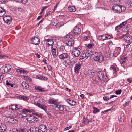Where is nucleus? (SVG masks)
<instances>
[{
  "instance_id": "nucleus-28",
  "label": "nucleus",
  "mask_w": 132,
  "mask_h": 132,
  "mask_svg": "<svg viewBox=\"0 0 132 132\" xmlns=\"http://www.w3.org/2000/svg\"><path fill=\"white\" fill-rule=\"evenodd\" d=\"M61 104H54L52 105V108L53 109L56 110H60Z\"/></svg>"
},
{
  "instance_id": "nucleus-19",
  "label": "nucleus",
  "mask_w": 132,
  "mask_h": 132,
  "mask_svg": "<svg viewBox=\"0 0 132 132\" xmlns=\"http://www.w3.org/2000/svg\"><path fill=\"white\" fill-rule=\"evenodd\" d=\"M67 46L70 47L72 46L74 44V40L72 39L68 40L65 42Z\"/></svg>"
},
{
  "instance_id": "nucleus-12",
  "label": "nucleus",
  "mask_w": 132,
  "mask_h": 132,
  "mask_svg": "<svg viewBox=\"0 0 132 132\" xmlns=\"http://www.w3.org/2000/svg\"><path fill=\"white\" fill-rule=\"evenodd\" d=\"M81 64L80 63H78L75 64L74 67V72L77 74L79 72V71L80 70L81 67Z\"/></svg>"
},
{
  "instance_id": "nucleus-26",
  "label": "nucleus",
  "mask_w": 132,
  "mask_h": 132,
  "mask_svg": "<svg viewBox=\"0 0 132 132\" xmlns=\"http://www.w3.org/2000/svg\"><path fill=\"white\" fill-rule=\"evenodd\" d=\"M57 100L54 98L50 99L48 101V103L50 104H53L58 103Z\"/></svg>"
},
{
  "instance_id": "nucleus-29",
  "label": "nucleus",
  "mask_w": 132,
  "mask_h": 132,
  "mask_svg": "<svg viewBox=\"0 0 132 132\" xmlns=\"http://www.w3.org/2000/svg\"><path fill=\"white\" fill-rule=\"evenodd\" d=\"M16 98L18 99L23 100H27L28 98L26 96L19 95L16 96Z\"/></svg>"
},
{
  "instance_id": "nucleus-41",
  "label": "nucleus",
  "mask_w": 132,
  "mask_h": 132,
  "mask_svg": "<svg viewBox=\"0 0 132 132\" xmlns=\"http://www.w3.org/2000/svg\"><path fill=\"white\" fill-rule=\"evenodd\" d=\"M60 106V111H65L67 110L65 106L61 104Z\"/></svg>"
},
{
  "instance_id": "nucleus-50",
  "label": "nucleus",
  "mask_w": 132,
  "mask_h": 132,
  "mask_svg": "<svg viewBox=\"0 0 132 132\" xmlns=\"http://www.w3.org/2000/svg\"><path fill=\"white\" fill-rule=\"evenodd\" d=\"M121 28H122V26L121 25V24H120L119 25H118L115 28V30L117 31V32H118V29H120Z\"/></svg>"
},
{
  "instance_id": "nucleus-8",
  "label": "nucleus",
  "mask_w": 132,
  "mask_h": 132,
  "mask_svg": "<svg viewBox=\"0 0 132 132\" xmlns=\"http://www.w3.org/2000/svg\"><path fill=\"white\" fill-rule=\"evenodd\" d=\"M4 120L6 122L14 123L17 122V120L13 118L10 117H6L5 118Z\"/></svg>"
},
{
  "instance_id": "nucleus-43",
  "label": "nucleus",
  "mask_w": 132,
  "mask_h": 132,
  "mask_svg": "<svg viewBox=\"0 0 132 132\" xmlns=\"http://www.w3.org/2000/svg\"><path fill=\"white\" fill-rule=\"evenodd\" d=\"M38 106L45 111L47 109V107L46 105H44V104Z\"/></svg>"
},
{
  "instance_id": "nucleus-21",
  "label": "nucleus",
  "mask_w": 132,
  "mask_h": 132,
  "mask_svg": "<svg viewBox=\"0 0 132 132\" xmlns=\"http://www.w3.org/2000/svg\"><path fill=\"white\" fill-rule=\"evenodd\" d=\"M45 41L46 42V43L49 46L50 45L52 46L54 43V41L52 38L46 39L45 40Z\"/></svg>"
},
{
  "instance_id": "nucleus-32",
  "label": "nucleus",
  "mask_w": 132,
  "mask_h": 132,
  "mask_svg": "<svg viewBox=\"0 0 132 132\" xmlns=\"http://www.w3.org/2000/svg\"><path fill=\"white\" fill-rule=\"evenodd\" d=\"M127 58L125 56H123L121 58L120 63L121 64H124L127 61Z\"/></svg>"
},
{
  "instance_id": "nucleus-22",
  "label": "nucleus",
  "mask_w": 132,
  "mask_h": 132,
  "mask_svg": "<svg viewBox=\"0 0 132 132\" xmlns=\"http://www.w3.org/2000/svg\"><path fill=\"white\" fill-rule=\"evenodd\" d=\"M101 37L102 40H104L106 39H110L112 37L110 36L109 35L106 34L101 36Z\"/></svg>"
},
{
  "instance_id": "nucleus-37",
  "label": "nucleus",
  "mask_w": 132,
  "mask_h": 132,
  "mask_svg": "<svg viewBox=\"0 0 132 132\" xmlns=\"http://www.w3.org/2000/svg\"><path fill=\"white\" fill-rule=\"evenodd\" d=\"M5 11L2 7H0V16H3L5 13Z\"/></svg>"
},
{
  "instance_id": "nucleus-55",
  "label": "nucleus",
  "mask_w": 132,
  "mask_h": 132,
  "mask_svg": "<svg viewBox=\"0 0 132 132\" xmlns=\"http://www.w3.org/2000/svg\"><path fill=\"white\" fill-rule=\"evenodd\" d=\"M127 22V20H126V21H124V22H122L120 24H121V26H122V27L123 28V27L125 26V25H126Z\"/></svg>"
},
{
  "instance_id": "nucleus-23",
  "label": "nucleus",
  "mask_w": 132,
  "mask_h": 132,
  "mask_svg": "<svg viewBox=\"0 0 132 132\" xmlns=\"http://www.w3.org/2000/svg\"><path fill=\"white\" fill-rule=\"evenodd\" d=\"M95 71L94 70H89L87 73L90 77H92L95 75Z\"/></svg>"
},
{
  "instance_id": "nucleus-36",
  "label": "nucleus",
  "mask_w": 132,
  "mask_h": 132,
  "mask_svg": "<svg viewBox=\"0 0 132 132\" xmlns=\"http://www.w3.org/2000/svg\"><path fill=\"white\" fill-rule=\"evenodd\" d=\"M10 115L13 117H18V114L17 112L16 111H12Z\"/></svg>"
},
{
  "instance_id": "nucleus-11",
  "label": "nucleus",
  "mask_w": 132,
  "mask_h": 132,
  "mask_svg": "<svg viewBox=\"0 0 132 132\" xmlns=\"http://www.w3.org/2000/svg\"><path fill=\"white\" fill-rule=\"evenodd\" d=\"M89 51L88 50H86L81 56V58L85 59L89 57Z\"/></svg>"
},
{
  "instance_id": "nucleus-52",
  "label": "nucleus",
  "mask_w": 132,
  "mask_h": 132,
  "mask_svg": "<svg viewBox=\"0 0 132 132\" xmlns=\"http://www.w3.org/2000/svg\"><path fill=\"white\" fill-rule=\"evenodd\" d=\"M66 47V46H64L61 45L60 47L59 50L60 51H63L65 49V47Z\"/></svg>"
},
{
  "instance_id": "nucleus-7",
  "label": "nucleus",
  "mask_w": 132,
  "mask_h": 132,
  "mask_svg": "<svg viewBox=\"0 0 132 132\" xmlns=\"http://www.w3.org/2000/svg\"><path fill=\"white\" fill-rule=\"evenodd\" d=\"M26 119L28 121L31 123L35 122L38 120L37 117L33 115H30L27 116Z\"/></svg>"
},
{
  "instance_id": "nucleus-1",
  "label": "nucleus",
  "mask_w": 132,
  "mask_h": 132,
  "mask_svg": "<svg viewBox=\"0 0 132 132\" xmlns=\"http://www.w3.org/2000/svg\"><path fill=\"white\" fill-rule=\"evenodd\" d=\"M112 9L114 12L119 13L124 11L125 8L124 6L121 5H114L113 6Z\"/></svg>"
},
{
  "instance_id": "nucleus-58",
  "label": "nucleus",
  "mask_w": 132,
  "mask_h": 132,
  "mask_svg": "<svg viewBox=\"0 0 132 132\" xmlns=\"http://www.w3.org/2000/svg\"><path fill=\"white\" fill-rule=\"evenodd\" d=\"M13 132H24V130L22 129H20L19 130H17V129H16L15 131H14Z\"/></svg>"
},
{
  "instance_id": "nucleus-57",
  "label": "nucleus",
  "mask_w": 132,
  "mask_h": 132,
  "mask_svg": "<svg viewBox=\"0 0 132 132\" xmlns=\"http://www.w3.org/2000/svg\"><path fill=\"white\" fill-rule=\"evenodd\" d=\"M121 93V91L120 90L116 91V94L117 95H119Z\"/></svg>"
},
{
  "instance_id": "nucleus-49",
  "label": "nucleus",
  "mask_w": 132,
  "mask_h": 132,
  "mask_svg": "<svg viewBox=\"0 0 132 132\" xmlns=\"http://www.w3.org/2000/svg\"><path fill=\"white\" fill-rule=\"evenodd\" d=\"M89 36L88 35H84L82 36V38L85 40H87L88 39Z\"/></svg>"
},
{
  "instance_id": "nucleus-53",
  "label": "nucleus",
  "mask_w": 132,
  "mask_h": 132,
  "mask_svg": "<svg viewBox=\"0 0 132 132\" xmlns=\"http://www.w3.org/2000/svg\"><path fill=\"white\" fill-rule=\"evenodd\" d=\"M16 104V110H18L21 109L22 106L19 104Z\"/></svg>"
},
{
  "instance_id": "nucleus-3",
  "label": "nucleus",
  "mask_w": 132,
  "mask_h": 132,
  "mask_svg": "<svg viewBox=\"0 0 132 132\" xmlns=\"http://www.w3.org/2000/svg\"><path fill=\"white\" fill-rule=\"evenodd\" d=\"M105 69L104 71H99L98 72V77L100 80L104 81L106 79L107 75Z\"/></svg>"
},
{
  "instance_id": "nucleus-6",
  "label": "nucleus",
  "mask_w": 132,
  "mask_h": 132,
  "mask_svg": "<svg viewBox=\"0 0 132 132\" xmlns=\"http://www.w3.org/2000/svg\"><path fill=\"white\" fill-rule=\"evenodd\" d=\"M80 50L79 48H76L73 49L72 52V55L76 57H78L80 54Z\"/></svg>"
},
{
  "instance_id": "nucleus-27",
  "label": "nucleus",
  "mask_w": 132,
  "mask_h": 132,
  "mask_svg": "<svg viewBox=\"0 0 132 132\" xmlns=\"http://www.w3.org/2000/svg\"><path fill=\"white\" fill-rule=\"evenodd\" d=\"M27 114L22 112L18 114V117L20 118H23L27 116Z\"/></svg>"
},
{
  "instance_id": "nucleus-62",
  "label": "nucleus",
  "mask_w": 132,
  "mask_h": 132,
  "mask_svg": "<svg viewBox=\"0 0 132 132\" xmlns=\"http://www.w3.org/2000/svg\"><path fill=\"white\" fill-rule=\"evenodd\" d=\"M129 101H127L123 105L124 106H128L129 104Z\"/></svg>"
},
{
  "instance_id": "nucleus-39",
  "label": "nucleus",
  "mask_w": 132,
  "mask_h": 132,
  "mask_svg": "<svg viewBox=\"0 0 132 132\" xmlns=\"http://www.w3.org/2000/svg\"><path fill=\"white\" fill-rule=\"evenodd\" d=\"M23 77L24 80L30 82H32V80L31 78L29 76H24Z\"/></svg>"
},
{
  "instance_id": "nucleus-60",
  "label": "nucleus",
  "mask_w": 132,
  "mask_h": 132,
  "mask_svg": "<svg viewBox=\"0 0 132 132\" xmlns=\"http://www.w3.org/2000/svg\"><path fill=\"white\" fill-rule=\"evenodd\" d=\"M118 0H110V1L113 3H117Z\"/></svg>"
},
{
  "instance_id": "nucleus-25",
  "label": "nucleus",
  "mask_w": 132,
  "mask_h": 132,
  "mask_svg": "<svg viewBox=\"0 0 132 132\" xmlns=\"http://www.w3.org/2000/svg\"><path fill=\"white\" fill-rule=\"evenodd\" d=\"M21 85L23 89H27L29 87V85L28 84L25 82H22L21 83Z\"/></svg>"
},
{
  "instance_id": "nucleus-34",
  "label": "nucleus",
  "mask_w": 132,
  "mask_h": 132,
  "mask_svg": "<svg viewBox=\"0 0 132 132\" xmlns=\"http://www.w3.org/2000/svg\"><path fill=\"white\" fill-rule=\"evenodd\" d=\"M68 10L69 11L71 12H75L76 10L75 7L73 6H70L68 7Z\"/></svg>"
},
{
  "instance_id": "nucleus-15",
  "label": "nucleus",
  "mask_w": 132,
  "mask_h": 132,
  "mask_svg": "<svg viewBox=\"0 0 132 132\" xmlns=\"http://www.w3.org/2000/svg\"><path fill=\"white\" fill-rule=\"evenodd\" d=\"M56 47H53L52 46L51 47V52L53 56L54 57H56L58 55V53H56Z\"/></svg>"
},
{
  "instance_id": "nucleus-24",
  "label": "nucleus",
  "mask_w": 132,
  "mask_h": 132,
  "mask_svg": "<svg viewBox=\"0 0 132 132\" xmlns=\"http://www.w3.org/2000/svg\"><path fill=\"white\" fill-rule=\"evenodd\" d=\"M66 101L69 105L71 106L74 105L76 103V102L70 99H67Z\"/></svg>"
},
{
  "instance_id": "nucleus-31",
  "label": "nucleus",
  "mask_w": 132,
  "mask_h": 132,
  "mask_svg": "<svg viewBox=\"0 0 132 132\" xmlns=\"http://www.w3.org/2000/svg\"><path fill=\"white\" fill-rule=\"evenodd\" d=\"M16 72L19 73L21 74H26L27 73V72L26 71L24 70H21L19 69H16Z\"/></svg>"
},
{
  "instance_id": "nucleus-63",
  "label": "nucleus",
  "mask_w": 132,
  "mask_h": 132,
  "mask_svg": "<svg viewBox=\"0 0 132 132\" xmlns=\"http://www.w3.org/2000/svg\"><path fill=\"white\" fill-rule=\"evenodd\" d=\"M103 99L104 100H109V98L107 96H104L103 97Z\"/></svg>"
},
{
  "instance_id": "nucleus-2",
  "label": "nucleus",
  "mask_w": 132,
  "mask_h": 132,
  "mask_svg": "<svg viewBox=\"0 0 132 132\" xmlns=\"http://www.w3.org/2000/svg\"><path fill=\"white\" fill-rule=\"evenodd\" d=\"M93 55L96 57V59L100 63H101L104 60V57L102 53L98 51L94 53Z\"/></svg>"
},
{
  "instance_id": "nucleus-46",
  "label": "nucleus",
  "mask_w": 132,
  "mask_h": 132,
  "mask_svg": "<svg viewBox=\"0 0 132 132\" xmlns=\"http://www.w3.org/2000/svg\"><path fill=\"white\" fill-rule=\"evenodd\" d=\"M89 122V120L86 118H84L83 120L82 123L84 124H87Z\"/></svg>"
},
{
  "instance_id": "nucleus-10",
  "label": "nucleus",
  "mask_w": 132,
  "mask_h": 132,
  "mask_svg": "<svg viewBox=\"0 0 132 132\" xmlns=\"http://www.w3.org/2000/svg\"><path fill=\"white\" fill-rule=\"evenodd\" d=\"M121 51L120 47H117L115 48L113 53L110 54L111 55H112L114 57L117 56L120 54Z\"/></svg>"
},
{
  "instance_id": "nucleus-45",
  "label": "nucleus",
  "mask_w": 132,
  "mask_h": 132,
  "mask_svg": "<svg viewBox=\"0 0 132 132\" xmlns=\"http://www.w3.org/2000/svg\"><path fill=\"white\" fill-rule=\"evenodd\" d=\"M58 23V20L56 19L54 20L52 22V25L53 26H56Z\"/></svg>"
},
{
  "instance_id": "nucleus-51",
  "label": "nucleus",
  "mask_w": 132,
  "mask_h": 132,
  "mask_svg": "<svg viewBox=\"0 0 132 132\" xmlns=\"http://www.w3.org/2000/svg\"><path fill=\"white\" fill-rule=\"evenodd\" d=\"M99 110L96 108L93 107V112L94 113H95L99 112Z\"/></svg>"
},
{
  "instance_id": "nucleus-40",
  "label": "nucleus",
  "mask_w": 132,
  "mask_h": 132,
  "mask_svg": "<svg viewBox=\"0 0 132 132\" xmlns=\"http://www.w3.org/2000/svg\"><path fill=\"white\" fill-rule=\"evenodd\" d=\"M6 129V127L5 125L4 124L2 125L0 128V132H4Z\"/></svg>"
},
{
  "instance_id": "nucleus-33",
  "label": "nucleus",
  "mask_w": 132,
  "mask_h": 132,
  "mask_svg": "<svg viewBox=\"0 0 132 132\" xmlns=\"http://www.w3.org/2000/svg\"><path fill=\"white\" fill-rule=\"evenodd\" d=\"M38 129L36 127H31L29 130L27 132H37V130Z\"/></svg>"
},
{
  "instance_id": "nucleus-35",
  "label": "nucleus",
  "mask_w": 132,
  "mask_h": 132,
  "mask_svg": "<svg viewBox=\"0 0 132 132\" xmlns=\"http://www.w3.org/2000/svg\"><path fill=\"white\" fill-rule=\"evenodd\" d=\"M111 69H112V70L113 71V72L116 73L117 71L118 70V68L116 65H113L111 66Z\"/></svg>"
},
{
  "instance_id": "nucleus-54",
  "label": "nucleus",
  "mask_w": 132,
  "mask_h": 132,
  "mask_svg": "<svg viewBox=\"0 0 132 132\" xmlns=\"http://www.w3.org/2000/svg\"><path fill=\"white\" fill-rule=\"evenodd\" d=\"M6 85L7 86H10L11 87H13V84L9 83L8 81L7 80L6 81Z\"/></svg>"
},
{
  "instance_id": "nucleus-20",
  "label": "nucleus",
  "mask_w": 132,
  "mask_h": 132,
  "mask_svg": "<svg viewBox=\"0 0 132 132\" xmlns=\"http://www.w3.org/2000/svg\"><path fill=\"white\" fill-rule=\"evenodd\" d=\"M73 31L74 33L76 35L80 34L81 32L80 29L77 27H75Z\"/></svg>"
},
{
  "instance_id": "nucleus-4",
  "label": "nucleus",
  "mask_w": 132,
  "mask_h": 132,
  "mask_svg": "<svg viewBox=\"0 0 132 132\" xmlns=\"http://www.w3.org/2000/svg\"><path fill=\"white\" fill-rule=\"evenodd\" d=\"M127 33L123 32L122 35L120 37V38H124L125 41L127 42H129L132 40V37L127 35Z\"/></svg>"
},
{
  "instance_id": "nucleus-38",
  "label": "nucleus",
  "mask_w": 132,
  "mask_h": 132,
  "mask_svg": "<svg viewBox=\"0 0 132 132\" xmlns=\"http://www.w3.org/2000/svg\"><path fill=\"white\" fill-rule=\"evenodd\" d=\"M74 32H71L69 33L67 35V37H69L70 38H73L75 36Z\"/></svg>"
},
{
  "instance_id": "nucleus-13",
  "label": "nucleus",
  "mask_w": 132,
  "mask_h": 132,
  "mask_svg": "<svg viewBox=\"0 0 132 132\" xmlns=\"http://www.w3.org/2000/svg\"><path fill=\"white\" fill-rule=\"evenodd\" d=\"M3 19L5 22L8 24L11 22L12 20V16L8 15L4 16Z\"/></svg>"
},
{
  "instance_id": "nucleus-64",
  "label": "nucleus",
  "mask_w": 132,
  "mask_h": 132,
  "mask_svg": "<svg viewBox=\"0 0 132 132\" xmlns=\"http://www.w3.org/2000/svg\"><path fill=\"white\" fill-rule=\"evenodd\" d=\"M129 5L130 7H132V1H131L129 2Z\"/></svg>"
},
{
  "instance_id": "nucleus-18",
  "label": "nucleus",
  "mask_w": 132,
  "mask_h": 132,
  "mask_svg": "<svg viewBox=\"0 0 132 132\" xmlns=\"http://www.w3.org/2000/svg\"><path fill=\"white\" fill-rule=\"evenodd\" d=\"M32 110L30 109L28 107L23 108L21 110V111L24 113H30L32 112Z\"/></svg>"
},
{
  "instance_id": "nucleus-47",
  "label": "nucleus",
  "mask_w": 132,
  "mask_h": 132,
  "mask_svg": "<svg viewBox=\"0 0 132 132\" xmlns=\"http://www.w3.org/2000/svg\"><path fill=\"white\" fill-rule=\"evenodd\" d=\"M93 45L92 44H88L85 47L88 49H90L93 47Z\"/></svg>"
},
{
  "instance_id": "nucleus-9",
  "label": "nucleus",
  "mask_w": 132,
  "mask_h": 132,
  "mask_svg": "<svg viewBox=\"0 0 132 132\" xmlns=\"http://www.w3.org/2000/svg\"><path fill=\"white\" fill-rule=\"evenodd\" d=\"M11 66L9 65H7L6 66L2 68L1 72L4 74L10 71L11 69Z\"/></svg>"
},
{
  "instance_id": "nucleus-48",
  "label": "nucleus",
  "mask_w": 132,
  "mask_h": 132,
  "mask_svg": "<svg viewBox=\"0 0 132 132\" xmlns=\"http://www.w3.org/2000/svg\"><path fill=\"white\" fill-rule=\"evenodd\" d=\"M35 89L37 90H39L40 92H42L44 91L43 89H42L40 87L38 86H36L35 87Z\"/></svg>"
},
{
  "instance_id": "nucleus-59",
  "label": "nucleus",
  "mask_w": 132,
  "mask_h": 132,
  "mask_svg": "<svg viewBox=\"0 0 132 132\" xmlns=\"http://www.w3.org/2000/svg\"><path fill=\"white\" fill-rule=\"evenodd\" d=\"M53 13V11H50L48 13H46L45 15V16H47L48 15H49L50 14H51Z\"/></svg>"
},
{
  "instance_id": "nucleus-42",
  "label": "nucleus",
  "mask_w": 132,
  "mask_h": 132,
  "mask_svg": "<svg viewBox=\"0 0 132 132\" xmlns=\"http://www.w3.org/2000/svg\"><path fill=\"white\" fill-rule=\"evenodd\" d=\"M126 50H132V48L131 47L129 44H127L126 45H125L124 46Z\"/></svg>"
},
{
  "instance_id": "nucleus-30",
  "label": "nucleus",
  "mask_w": 132,
  "mask_h": 132,
  "mask_svg": "<svg viewBox=\"0 0 132 132\" xmlns=\"http://www.w3.org/2000/svg\"><path fill=\"white\" fill-rule=\"evenodd\" d=\"M36 78H39L42 80H45L47 79V78L45 76H41L40 75L36 76Z\"/></svg>"
},
{
  "instance_id": "nucleus-61",
  "label": "nucleus",
  "mask_w": 132,
  "mask_h": 132,
  "mask_svg": "<svg viewBox=\"0 0 132 132\" xmlns=\"http://www.w3.org/2000/svg\"><path fill=\"white\" fill-rule=\"evenodd\" d=\"M6 0H0V4L4 3L6 2Z\"/></svg>"
},
{
  "instance_id": "nucleus-16",
  "label": "nucleus",
  "mask_w": 132,
  "mask_h": 132,
  "mask_svg": "<svg viewBox=\"0 0 132 132\" xmlns=\"http://www.w3.org/2000/svg\"><path fill=\"white\" fill-rule=\"evenodd\" d=\"M69 56L67 53H63L59 55L58 57L61 59H64L68 58Z\"/></svg>"
},
{
  "instance_id": "nucleus-14",
  "label": "nucleus",
  "mask_w": 132,
  "mask_h": 132,
  "mask_svg": "<svg viewBox=\"0 0 132 132\" xmlns=\"http://www.w3.org/2000/svg\"><path fill=\"white\" fill-rule=\"evenodd\" d=\"M31 43L36 45H37L39 43V39L38 37H32L31 39Z\"/></svg>"
},
{
  "instance_id": "nucleus-5",
  "label": "nucleus",
  "mask_w": 132,
  "mask_h": 132,
  "mask_svg": "<svg viewBox=\"0 0 132 132\" xmlns=\"http://www.w3.org/2000/svg\"><path fill=\"white\" fill-rule=\"evenodd\" d=\"M35 101L36 102V105L38 106L44 104L45 101L42 98H35Z\"/></svg>"
},
{
  "instance_id": "nucleus-17",
  "label": "nucleus",
  "mask_w": 132,
  "mask_h": 132,
  "mask_svg": "<svg viewBox=\"0 0 132 132\" xmlns=\"http://www.w3.org/2000/svg\"><path fill=\"white\" fill-rule=\"evenodd\" d=\"M46 127L44 125H42L40 126L38 130V132H47Z\"/></svg>"
},
{
  "instance_id": "nucleus-44",
  "label": "nucleus",
  "mask_w": 132,
  "mask_h": 132,
  "mask_svg": "<svg viewBox=\"0 0 132 132\" xmlns=\"http://www.w3.org/2000/svg\"><path fill=\"white\" fill-rule=\"evenodd\" d=\"M9 108L13 110H14V109L16 110V108L15 104H11L9 106Z\"/></svg>"
},
{
  "instance_id": "nucleus-56",
  "label": "nucleus",
  "mask_w": 132,
  "mask_h": 132,
  "mask_svg": "<svg viewBox=\"0 0 132 132\" xmlns=\"http://www.w3.org/2000/svg\"><path fill=\"white\" fill-rule=\"evenodd\" d=\"M127 22V20H126V21H124V22H122L120 24H121V26H122V27L123 28V27L125 26V25H126Z\"/></svg>"
}]
</instances>
